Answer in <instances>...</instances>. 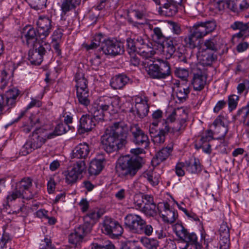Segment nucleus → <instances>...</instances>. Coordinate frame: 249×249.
<instances>
[{"instance_id": "nucleus-62", "label": "nucleus", "mask_w": 249, "mask_h": 249, "mask_svg": "<svg viewBox=\"0 0 249 249\" xmlns=\"http://www.w3.org/2000/svg\"><path fill=\"white\" fill-rule=\"evenodd\" d=\"M128 54L130 58V64L134 66H137L140 63V60L137 56L136 52L128 53Z\"/></svg>"}, {"instance_id": "nucleus-11", "label": "nucleus", "mask_w": 249, "mask_h": 249, "mask_svg": "<svg viewBox=\"0 0 249 249\" xmlns=\"http://www.w3.org/2000/svg\"><path fill=\"white\" fill-rule=\"evenodd\" d=\"M216 27L215 20H207L194 25L191 31L200 39L213 32Z\"/></svg>"}, {"instance_id": "nucleus-2", "label": "nucleus", "mask_w": 249, "mask_h": 249, "mask_svg": "<svg viewBox=\"0 0 249 249\" xmlns=\"http://www.w3.org/2000/svg\"><path fill=\"white\" fill-rule=\"evenodd\" d=\"M120 107V98L119 97H101L95 104L94 119L98 123H102L104 120L105 112H107L109 109L117 111V109Z\"/></svg>"}, {"instance_id": "nucleus-47", "label": "nucleus", "mask_w": 249, "mask_h": 249, "mask_svg": "<svg viewBox=\"0 0 249 249\" xmlns=\"http://www.w3.org/2000/svg\"><path fill=\"white\" fill-rule=\"evenodd\" d=\"M114 245L109 240L105 241L102 245L93 243L91 249H114Z\"/></svg>"}, {"instance_id": "nucleus-10", "label": "nucleus", "mask_w": 249, "mask_h": 249, "mask_svg": "<svg viewBox=\"0 0 249 249\" xmlns=\"http://www.w3.org/2000/svg\"><path fill=\"white\" fill-rule=\"evenodd\" d=\"M50 48L49 44L46 42H42L38 47L36 45H34L33 49L30 50L28 53V59L30 63L35 65H40L47 50Z\"/></svg>"}, {"instance_id": "nucleus-37", "label": "nucleus", "mask_w": 249, "mask_h": 249, "mask_svg": "<svg viewBox=\"0 0 249 249\" xmlns=\"http://www.w3.org/2000/svg\"><path fill=\"white\" fill-rule=\"evenodd\" d=\"M139 54L143 58H145L143 61L146 60H153V56L155 54V52L153 48L149 47L147 45H145L143 49H140Z\"/></svg>"}, {"instance_id": "nucleus-43", "label": "nucleus", "mask_w": 249, "mask_h": 249, "mask_svg": "<svg viewBox=\"0 0 249 249\" xmlns=\"http://www.w3.org/2000/svg\"><path fill=\"white\" fill-rule=\"evenodd\" d=\"M30 6L36 10L45 7L47 0H26Z\"/></svg>"}, {"instance_id": "nucleus-34", "label": "nucleus", "mask_w": 249, "mask_h": 249, "mask_svg": "<svg viewBox=\"0 0 249 249\" xmlns=\"http://www.w3.org/2000/svg\"><path fill=\"white\" fill-rule=\"evenodd\" d=\"M71 125H56L53 132H49L48 130V139H51L54 137L62 135L71 128Z\"/></svg>"}, {"instance_id": "nucleus-40", "label": "nucleus", "mask_w": 249, "mask_h": 249, "mask_svg": "<svg viewBox=\"0 0 249 249\" xmlns=\"http://www.w3.org/2000/svg\"><path fill=\"white\" fill-rule=\"evenodd\" d=\"M158 125H152V127H150L149 128V132L151 134V136L152 135H156L157 136H164L165 137V135L169 131V125H165V128L164 129H157Z\"/></svg>"}, {"instance_id": "nucleus-14", "label": "nucleus", "mask_w": 249, "mask_h": 249, "mask_svg": "<svg viewBox=\"0 0 249 249\" xmlns=\"http://www.w3.org/2000/svg\"><path fill=\"white\" fill-rule=\"evenodd\" d=\"M102 230L106 234L115 237L123 232V229L119 223L109 217H105Z\"/></svg>"}, {"instance_id": "nucleus-30", "label": "nucleus", "mask_w": 249, "mask_h": 249, "mask_svg": "<svg viewBox=\"0 0 249 249\" xmlns=\"http://www.w3.org/2000/svg\"><path fill=\"white\" fill-rule=\"evenodd\" d=\"M200 38L191 30L190 34L184 38V41L186 46L191 49L199 48L200 45Z\"/></svg>"}, {"instance_id": "nucleus-31", "label": "nucleus", "mask_w": 249, "mask_h": 249, "mask_svg": "<svg viewBox=\"0 0 249 249\" xmlns=\"http://www.w3.org/2000/svg\"><path fill=\"white\" fill-rule=\"evenodd\" d=\"M34 195L33 193H31L30 195H27V196H25L23 194L21 193V192L18 190V189L16 187L14 190L8 193V194L6 197V199L8 202H10L13 201H15L16 199L18 198L31 199H32Z\"/></svg>"}, {"instance_id": "nucleus-38", "label": "nucleus", "mask_w": 249, "mask_h": 249, "mask_svg": "<svg viewBox=\"0 0 249 249\" xmlns=\"http://www.w3.org/2000/svg\"><path fill=\"white\" fill-rule=\"evenodd\" d=\"M177 5V4L173 3H164L162 6V11L167 16L172 17L178 12Z\"/></svg>"}, {"instance_id": "nucleus-3", "label": "nucleus", "mask_w": 249, "mask_h": 249, "mask_svg": "<svg viewBox=\"0 0 249 249\" xmlns=\"http://www.w3.org/2000/svg\"><path fill=\"white\" fill-rule=\"evenodd\" d=\"M156 63L153 60L143 61L145 71L149 76L154 79H164L171 74L169 64L164 61H159Z\"/></svg>"}, {"instance_id": "nucleus-39", "label": "nucleus", "mask_w": 249, "mask_h": 249, "mask_svg": "<svg viewBox=\"0 0 249 249\" xmlns=\"http://www.w3.org/2000/svg\"><path fill=\"white\" fill-rule=\"evenodd\" d=\"M116 174L123 178L124 177V157L121 156L118 160L116 165Z\"/></svg>"}, {"instance_id": "nucleus-46", "label": "nucleus", "mask_w": 249, "mask_h": 249, "mask_svg": "<svg viewBox=\"0 0 249 249\" xmlns=\"http://www.w3.org/2000/svg\"><path fill=\"white\" fill-rule=\"evenodd\" d=\"M132 196L133 202L136 209H140L141 211L143 206V195L142 194H136Z\"/></svg>"}, {"instance_id": "nucleus-32", "label": "nucleus", "mask_w": 249, "mask_h": 249, "mask_svg": "<svg viewBox=\"0 0 249 249\" xmlns=\"http://www.w3.org/2000/svg\"><path fill=\"white\" fill-rule=\"evenodd\" d=\"M105 40V37L102 34L96 35L94 36L91 43L89 45H87L86 48L87 50L95 49L98 47L100 48Z\"/></svg>"}, {"instance_id": "nucleus-59", "label": "nucleus", "mask_w": 249, "mask_h": 249, "mask_svg": "<svg viewBox=\"0 0 249 249\" xmlns=\"http://www.w3.org/2000/svg\"><path fill=\"white\" fill-rule=\"evenodd\" d=\"M220 249H229L230 241V236L224 237L220 236Z\"/></svg>"}, {"instance_id": "nucleus-52", "label": "nucleus", "mask_w": 249, "mask_h": 249, "mask_svg": "<svg viewBox=\"0 0 249 249\" xmlns=\"http://www.w3.org/2000/svg\"><path fill=\"white\" fill-rule=\"evenodd\" d=\"M79 122L80 124H91L92 123H94L93 124H95L96 123H98L94 119V115L92 117L88 114L83 115Z\"/></svg>"}, {"instance_id": "nucleus-50", "label": "nucleus", "mask_w": 249, "mask_h": 249, "mask_svg": "<svg viewBox=\"0 0 249 249\" xmlns=\"http://www.w3.org/2000/svg\"><path fill=\"white\" fill-rule=\"evenodd\" d=\"M159 175H156L155 173L148 172L144 175V178L147 179L149 182L153 186L157 185L159 182Z\"/></svg>"}, {"instance_id": "nucleus-17", "label": "nucleus", "mask_w": 249, "mask_h": 249, "mask_svg": "<svg viewBox=\"0 0 249 249\" xmlns=\"http://www.w3.org/2000/svg\"><path fill=\"white\" fill-rule=\"evenodd\" d=\"M197 58L203 66H211L217 58V55L213 53L205 51L202 47H199L197 53Z\"/></svg>"}, {"instance_id": "nucleus-58", "label": "nucleus", "mask_w": 249, "mask_h": 249, "mask_svg": "<svg viewBox=\"0 0 249 249\" xmlns=\"http://www.w3.org/2000/svg\"><path fill=\"white\" fill-rule=\"evenodd\" d=\"M126 41L128 53L136 52L137 44L134 40L131 38H127Z\"/></svg>"}, {"instance_id": "nucleus-36", "label": "nucleus", "mask_w": 249, "mask_h": 249, "mask_svg": "<svg viewBox=\"0 0 249 249\" xmlns=\"http://www.w3.org/2000/svg\"><path fill=\"white\" fill-rule=\"evenodd\" d=\"M124 76L119 74L112 78L110 81V86L114 89H120L124 86Z\"/></svg>"}, {"instance_id": "nucleus-13", "label": "nucleus", "mask_w": 249, "mask_h": 249, "mask_svg": "<svg viewBox=\"0 0 249 249\" xmlns=\"http://www.w3.org/2000/svg\"><path fill=\"white\" fill-rule=\"evenodd\" d=\"M36 25L38 36L42 39L50 35L53 28L51 18L47 16H40L36 21Z\"/></svg>"}, {"instance_id": "nucleus-27", "label": "nucleus", "mask_w": 249, "mask_h": 249, "mask_svg": "<svg viewBox=\"0 0 249 249\" xmlns=\"http://www.w3.org/2000/svg\"><path fill=\"white\" fill-rule=\"evenodd\" d=\"M175 85H177L176 89V95L179 103H183L186 101L188 98V94L190 92L188 87H185L183 85L179 83H176Z\"/></svg>"}, {"instance_id": "nucleus-4", "label": "nucleus", "mask_w": 249, "mask_h": 249, "mask_svg": "<svg viewBox=\"0 0 249 249\" xmlns=\"http://www.w3.org/2000/svg\"><path fill=\"white\" fill-rule=\"evenodd\" d=\"M125 101L131 104L135 103V108H131L129 116L133 117L132 120L139 121L145 117L149 111V106L146 99L139 96L133 97H125Z\"/></svg>"}, {"instance_id": "nucleus-33", "label": "nucleus", "mask_w": 249, "mask_h": 249, "mask_svg": "<svg viewBox=\"0 0 249 249\" xmlns=\"http://www.w3.org/2000/svg\"><path fill=\"white\" fill-rule=\"evenodd\" d=\"M148 28L153 30V34L152 35V38L156 41L160 42L163 40L165 37L162 32V26L160 27H155L154 25L148 24Z\"/></svg>"}, {"instance_id": "nucleus-1", "label": "nucleus", "mask_w": 249, "mask_h": 249, "mask_svg": "<svg viewBox=\"0 0 249 249\" xmlns=\"http://www.w3.org/2000/svg\"><path fill=\"white\" fill-rule=\"evenodd\" d=\"M101 141L102 148L107 153H111L122 148L124 142L123 126L110 125L106 129Z\"/></svg>"}, {"instance_id": "nucleus-15", "label": "nucleus", "mask_w": 249, "mask_h": 249, "mask_svg": "<svg viewBox=\"0 0 249 249\" xmlns=\"http://www.w3.org/2000/svg\"><path fill=\"white\" fill-rule=\"evenodd\" d=\"M145 223L141 216L137 214H128L125 216V228L134 232H138Z\"/></svg>"}, {"instance_id": "nucleus-22", "label": "nucleus", "mask_w": 249, "mask_h": 249, "mask_svg": "<svg viewBox=\"0 0 249 249\" xmlns=\"http://www.w3.org/2000/svg\"><path fill=\"white\" fill-rule=\"evenodd\" d=\"M207 77L202 72L195 73L191 84L196 91L202 90L206 84Z\"/></svg>"}, {"instance_id": "nucleus-60", "label": "nucleus", "mask_w": 249, "mask_h": 249, "mask_svg": "<svg viewBox=\"0 0 249 249\" xmlns=\"http://www.w3.org/2000/svg\"><path fill=\"white\" fill-rule=\"evenodd\" d=\"M43 116L40 114H32L30 117L31 123L33 124L43 123L42 120H43Z\"/></svg>"}, {"instance_id": "nucleus-54", "label": "nucleus", "mask_w": 249, "mask_h": 249, "mask_svg": "<svg viewBox=\"0 0 249 249\" xmlns=\"http://www.w3.org/2000/svg\"><path fill=\"white\" fill-rule=\"evenodd\" d=\"M220 237L230 236V228L226 222H223L221 225L219 230Z\"/></svg>"}, {"instance_id": "nucleus-25", "label": "nucleus", "mask_w": 249, "mask_h": 249, "mask_svg": "<svg viewBox=\"0 0 249 249\" xmlns=\"http://www.w3.org/2000/svg\"><path fill=\"white\" fill-rule=\"evenodd\" d=\"M185 169L191 174H198L201 171L199 160L196 158L190 159L184 162Z\"/></svg>"}, {"instance_id": "nucleus-49", "label": "nucleus", "mask_w": 249, "mask_h": 249, "mask_svg": "<svg viewBox=\"0 0 249 249\" xmlns=\"http://www.w3.org/2000/svg\"><path fill=\"white\" fill-rule=\"evenodd\" d=\"M153 123L152 124H158L160 123L162 124V121L164 120L163 113L160 109H158L153 112L152 114Z\"/></svg>"}, {"instance_id": "nucleus-48", "label": "nucleus", "mask_w": 249, "mask_h": 249, "mask_svg": "<svg viewBox=\"0 0 249 249\" xmlns=\"http://www.w3.org/2000/svg\"><path fill=\"white\" fill-rule=\"evenodd\" d=\"M239 99V96L234 94L228 97V106L230 111H232L236 108Z\"/></svg>"}, {"instance_id": "nucleus-20", "label": "nucleus", "mask_w": 249, "mask_h": 249, "mask_svg": "<svg viewBox=\"0 0 249 249\" xmlns=\"http://www.w3.org/2000/svg\"><path fill=\"white\" fill-rule=\"evenodd\" d=\"M89 152V146L87 143H80L72 151L71 158L85 160L88 158Z\"/></svg>"}, {"instance_id": "nucleus-61", "label": "nucleus", "mask_w": 249, "mask_h": 249, "mask_svg": "<svg viewBox=\"0 0 249 249\" xmlns=\"http://www.w3.org/2000/svg\"><path fill=\"white\" fill-rule=\"evenodd\" d=\"M237 89L238 92L240 94L242 93L244 90H248L249 89V80L246 79L242 83L239 84Z\"/></svg>"}, {"instance_id": "nucleus-16", "label": "nucleus", "mask_w": 249, "mask_h": 249, "mask_svg": "<svg viewBox=\"0 0 249 249\" xmlns=\"http://www.w3.org/2000/svg\"><path fill=\"white\" fill-rule=\"evenodd\" d=\"M237 4L235 0H214L213 5L215 9L219 12L228 9L235 13H239L240 8H238Z\"/></svg>"}, {"instance_id": "nucleus-45", "label": "nucleus", "mask_w": 249, "mask_h": 249, "mask_svg": "<svg viewBox=\"0 0 249 249\" xmlns=\"http://www.w3.org/2000/svg\"><path fill=\"white\" fill-rule=\"evenodd\" d=\"M175 75L183 81H187L189 76L188 71L184 68H177L175 71Z\"/></svg>"}, {"instance_id": "nucleus-26", "label": "nucleus", "mask_w": 249, "mask_h": 249, "mask_svg": "<svg viewBox=\"0 0 249 249\" xmlns=\"http://www.w3.org/2000/svg\"><path fill=\"white\" fill-rule=\"evenodd\" d=\"M164 208L163 213L160 212L163 220L170 223H174L178 217L177 212L170 209L169 204L167 203L164 205Z\"/></svg>"}, {"instance_id": "nucleus-8", "label": "nucleus", "mask_w": 249, "mask_h": 249, "mask_svg": "<svg viewBox=\"0 0 249 249\" xmlns=\"http://www.w3.org/2000/svg\"><path fill=\"white\" fill-rule=\"evenodd\" d=\"M176 235L186 243L185 248L189 245H194L195 249H201L202 245L197 241V237L195 232H189L181 224H176L174 228Z\"/></svg>"}, {"instance_id": "nucleus-35", "label": "nucleus", "mask_w": 249, "mask_h": 249, "mask_svg": "<svg viewBox=\"0 0 249 249\" xmlns=\"http://www.w3.org/2000/svg\"><path fill=\"white\" fill-rule=\"evenodd\" d=\"M145 215L148 216H154L157 214L159 211L155 203L144 205L141 211Z\"/></svg>"}, {"instance_id": "nucleus-18", "label": "nucleus", "mask_w": 249, "mask_h": 249, "mask_svg": "<svg viewBox=\"0 0 249 249\" xmlns=\"http://www.w3.org/2000/svg\"><path fill=\"white\" fill-rule=\"evenodd\" d=\"M221 45L220 37L215 35L205 39L199 47H203L205 51H211L214 53L220 49Z\"/></svg>"}, {"instance_id": "nucleus-55", "label": "nucleus", "mask_w": 249, "mask_h": 249, "mask_svg": "<svg viewBox=\"0 0 249 249\" xmlns=\"http://www.w3.org/2000/svg\"><path fill=\"white\" fill-rule=\"evenodd\" d=\"M179 110V109L178 108L177 109H174L170 114L167 115L165 119L164 118V120L162 121V124L174 123L176 120L177 110Z\"/></svg>"}, {"instance_id": "nucleus-56", "label": "nucleus", "mask_w": 249, "mask_h": 249, "mask_svg": "<svg viewBox=\"0 0 249 249\" xmlns=\"http://www.w3.org/2000/svg\"><path fill=\"white\" fill-rule=\"evenodd\" d=\"M127 16L128 17V21L131 22V18H130L131 17L135 16L138 19H141L143 18L144 14L142 12H141L139 11H137L135 10H128L127 11Z\"/></svg>"}, {"instance_id": "nucleus-9", "label": "nucleus", "mask_w": 249, "mask_h": 249, "mask_svg": "<svg viewBox=\"0 0 249 249\" xmlns=\"http://www.w3.org/2000/svg\"><path fill=\"white\" fill-rule=\"evenodd\" d=\"M92 229V225L89 222L85 223L75 228L69 235V242L74 247H78L83 242L84 238Z\"/></svg>"}, {"instance_id": "nucleus-42", "label": "nucleus", "mask_w": 249, "mask_h": 249, "mask_svg": "<svg viewBox=\"0 0 249 249\" xmlns=\"http://www.w3.org/2000/svg\"><path fill=\"white\" fill-rule=\"evenodd\" d=\"M71 169L75 171L77 174L80 176L86 171L87 166L85 160H81L76 161Z\"/></svg>"}, {"instance_id": "nucleus-12", "label": "nucleus", "mask_w": 249, "mask_h": 249, "mask_svg": "<svg viewBox=\"0 0 249 249\" xmlns=\"http://www.w3.org/2000/svg\"><path fill=\"white\" fill-rule=\"evenodd\" d=\"M99 51L103 54L110 56H115L124 52L123 47L121 46L120 43L106 37Z\"/></svg>"}, {"instance_id": "nucleus-19", "label": "nucleus", "mask_w": 249, "mask_h": 249, "mask_svg": "<svg viewBox=\"0 0 249 249\" xmlns=\"http://www.w3.org/2000/svg\"><path fill=\"white\" fill-rule=\"evenodd\" d=\"M132 133L133 137V142L136 145L144 148H147L149 146L150 142L148 136L142 130L137 128Z\"/></svg>"}, {"instance_id": "nucleus-57", "label": "nucleus", "mask_w": 249, "mask_h": 249, "mask_svg": "<svg viewBox=\"0 0 249 249\" xmlns=\"http://www.w3.org/2000/svg\"><path fill=\"white\" fill-rule=\"evenodd\" d=\"M167 25L174 34L178 35L181 33V28L178 23L172 21H169Z\"/></svg>"}, {"instance_id": "nucleus-29", "label": "nucleus", "mask_w": 249, "mask_h": 249, "mask_svg": "<svg viewBox=\"0 0 249 249\" xmlns=\"http://www.w3.org/2000/svg\"><path fill=\"white\" fill-rule=\"evenodd\" d=\"M105 161L104 159H93L89 164V173L90 175H98L103 168V162Z\"/></svg>"}, {"instance_id": "nucleus-53", "label": "nucleus", "mask_w": 249, "mask_h": 249, "mask_svg": "<svg viewBox=\"0 0 249 249\" xmlns=\"http://www.w3.org/2000/svg\"><path fill=\"white\" fill-rule=\"evenodd\" d=\"M39 248L41 249H55L54 246L52 243L51 239L47 237L41 241Z\"/></svg>"}, {"instance_id": "nucleus-5", "label": "nucleus", "mask_w": 249, "mask_h": 249, "mask_svg": "<svg viewBox=\"0 0 249 249\" xmlns=\"http://www.w3.org/2000/svg\"><path fill=\"white\" fill-rule=\"evenodd\" d=\"M75 80L76 83L75 87L78 101L81 105L87 107L90 104L88 81L80 70L76 72Z\"/></svg>"}, {"instance_id": "nucleus-64", "label": "nucleus", "mask_w": 249, "mask_h": 249, "mask_svg": "<svg viewBox=\"0 0 249 249\" xmlns=\"http://www.w3.org/2000/svg\"><path fill=\"white\" fill-rule=\"evenodd\" d=\"M183 168H185L184 162H178L176 166V174L179 176H183L185 174L184 171L182 169Z\"/></svg>"}, {"instance_id": "nucleus-51", "label": "nucleus", "mask_w": 249, "mask_h": 249, "mask_svg": "<svg viewBox=\"0 0 249 249\" xmlns=\"http://www.w3.org/2000/svg\"><path fill=\"white\" fill-rule=\"evenodd\" d=\"M231 27L234 30H239L243 32L246 31L249 28V21L246 23H244L241 21H235L231 25Z\"/></svg>"}, {"instance_id": "nucleus-23", "label": "nucleus", "mask_w": 249, "mask_h": 249, "mask_svg": "<svg viewBox=\"0 0 249 249\" xmlns=\"http://www.w3.org/2000/svg\"><path fill=\"white\" fill-rule=\"evenodd\" d=\"M32 181L31 178L25 177L17 183L16 187L25 196H27L32 193L30 190L32 186Z\"/></svg>"}, {"instance_id": "nucleus-7", "label": "nucleus", "mask_w": 249, "mask_h": 249, "mask_svg": "<svg viewBox=\"0 0 249 249\" xmlns=\"http://www.w3.org/2000/svg\"><path fill=\"white\" fill-rule=\"evenodd\" d=\"M143 148L141 147L131 149L130 153L132 155H125V157L129 158L127 161V166H125V176L133 177L141 168L142 158L139 155L143 153Z\"/></svg>"}, {"instance_id": "nucleus-24", "label": "nucleus", "mask_w": 249, "mask_h": 249, "mask_svg": "<svg viewBox=\"0 0 249 249\" xmlns=\"http://www.w3.org/2000/svg\"><path fill=\"white\" fill-rule=\"evenodd\" d=\"M172 147H166L160 150L153 158L152 163L153 165H158L160 162L166 160L172 152Z\"/></svg>"}, {"instance_id": "nucleus-41", "label": "nucleus", "mask_w": 249, "mask_h": 249, "mask_svg": "<svg viewBox=\"0 0 249 249\" xmlns=\"http://www.w3.org/2000/svg\"><path fill=\"white\" fill-rule=\"evenodd\" d=\"M65 176L66 183L71 184L77 181L80 175L71 169L65 172Z\"/></svg>"}, {"instance_id": "nucleus-21", "label": "nucleus", "mask_w": 249, "mask_h": 249, "mask_svg": "<svg viewBox=\"0 0 249 249\" xmlns=\"http://www.w3.org/2000/svg\"><path fill=\"white\" fill-rule=\"evenodd\" d=\"M21 38L27 45L33 44L37 40L36 30L30 25L26 26L22 30Z\"/></svg>"}, {"instance_id": "nucleus-6", "label": "nucleus", "mask_w": 249, "mask_h": 249, "mask_svg": "<svg viewBox=\"0 0 249 249\" xmlns=\"http://www.w3.org/2000/svg\"><path fill=\"white\" fill-rule=\"evenodd\" d=\"M43 125L42 126H44ZM48 130L43 127H39L35 130L31 138L25 143L23 148L27 150V154L40 148L48 139Z\"/></svg>"}, {"instance_id": "nucleus-63", "label": "nucleus", "mask_w": 249, "mask_h": 249, "mask_svg": "<svg viewBox=\"0 0 249 249\" xmlns=\"http://www.w3.org/2000/svg\"><path fill=\"white\" fill-rule=\"evenodd\" d=\"M42 102L37 99L32 98L31 102L28 105L26 109L29 110L33 107H39L42 106Z\"/></svg>"}, {"instance_id": "nucleus-44", "label": "nucleus", "mask_w": 249, "mask_h": 249, "mask_svg": "<svg viewBox=\"0 0 249 249\" xmlns=\"http://www.w3.org/2000/svg\"><path fill=\"white\" fill-rule=\"evenodd\" d=\"M164 49L165 51L167 53V56L170 57L176 51V47L173 44V41L172 40H167L164 46Z\"/></svg>"}, {"instance_id": "nucleus-28", "label": "nucleus", "mask_w": 249, "mask_h": 249, "mask_svg": "<svg viewBox=\"0 0 249 249\" xmlns=\"http://www.w3.org/2000/svg\"><path fill=\"white\" fill-rule=\"evenodd\" d=\"M81 0H63L61 8V18H63L68 12L75 9L81 3Z\"/></svg>"}]
</instances>
